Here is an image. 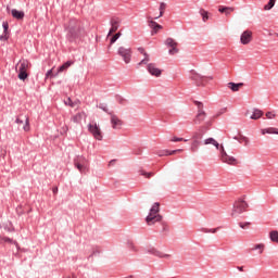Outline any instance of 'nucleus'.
Instances as JSON below:
<instances>
[{"instance_id": "nucleus-1", "label": "nucleus", "mask_w": 278, "mask_h": 278, "mask_svg": "<svg viewBox=\"0 0 278 278\" xmlns=\"http://www.w3.org/2000/svg\"><path fill=\"white\" fill-rule=\"evenodd\" d=\"M162 222V215H160V203L155 202L151 210L149 215L146 218L147 225H155V223Z\"/></svg>"}, {"instance_id": "nucleus-2", "label": "nucleus", "mask_w": 278, "mask_h": 278, "mask_svg": "<svg viewBox=\"0 0 278 278\" xmlns=\"http://www.w3.org/2000/svg\"><path fill=\"white\" fill-rule=\"evenodd\" d=\"M16 71L18 73V79L22 81H25L29 75L27 74V71L29 70V61L27 60H20V62L16 64Z\"/></svg>"}, {"instance_id": "nucleus-3", "label": "nucleus", "mask_w": 278, "mask_h": 278, "mask_svg": "<svg viewBox=\"0 0 278 278\" xmlns=\"http://www.w3.org/2000/svg\"><path fill=\"white\" fill-rule=\"evenodd\" d=\"M249 208V204L244 200H238L233 203L231 216L232 218H236L237 216H240L243 212H247Z\"/></svg>"}, {"instance_id": "nucleus-4", "label": "nucleus", "mask_w": 278, "mask_h": 278, "mask_svg": "<svg viewBox=\"0 0 278 278\" xmlns=\"http://www.w3.org/2000/svg\"><path fill=\"white\" fill-rule=\"evenodd\" d=\"M108 114H109V121L112 129H115V130L123 129V125H125V122H123V119H121V117H118V115H116L113 112H109Z\"/></svg>"}, {"instance_id": "nucleus-5", "label": "nucleus", "mask_w": 278, "mask_h": 278, "mask_svg": "<svg viewBox=\"0 0 278 278\" xmlns=\"http://www.w3.org/2000/svg\"><path fill=\"white\" fill-rule=\"evenodd\" d=\"M68 38H79L81 36V26L77 22H72L68 27Z\"/></svg>"}, {"instance_id": "nucleus-6", "label": "nucleus", "mask_w": 278, "mask_h": 278, "mask_svg": "<svg viewBox=\"0 0 278 278\" xmlns=\"http://www.w3.org/2000/svg\"><path fill=\"white\" fill-rule=\"evenodd\" d=\"M117 54L123 59L125 64H129L131 62V48L119 47L117 50Z\"/></svg>"}, {"instance_id": "nucleus-7", "label": "nucleus", "mask_w": 278, "mask_h": 278, "mask_svg": "<svg viewBox=\"0 0 278 278\" xmlns=\"http://www.w3.org/2000/svg\"><path fill=\"white\" fill-rule=\"evenodd\" d=\"M197 105L199 108L198 114L195 118L193 119L194 125H201L205 121V111H203V103L197 102Z\"/></svg>"}, {"instance_id": "nucleus-8", "label": "nucleus", "mask_w": 278, "mask_h": 278, "mask_svg": "<svg viewBox=\"0 0 278 278\" xmlns=\"http://www.w3.org/2000/svg\"><path fill=\"white\" fill-rule=\"evenodd\" d=\"M203 142L205 146L213 144V147H216V149L220 151V157L224 155H227V152L225 151V147L220 146V143H218V141H216V139L207 138Z\"/></svg>"}, {"instance_id": "nucleus-9", "label": "nucleus", "mask_w": 278, "mask_h": 278, "mask_svg": "<svg viewBox=\"0 0 278 278\" xmlns=\"http://www.w3.org/2000/svg\"><path fill=\"white\" fill-rule=\"evenodd\" d=\"M253 41V31L250 29L244 30L240 36L241 45H251Z\"/></svg>"}, {"instance_id": "nucleus-10", "label": "nucleus", "mask_w": 278, "mask_h": 278, "mask_svg": "<svg viewBox=\"0 0 278 278\" xmlns=\"http://www.w3.org/2000/svg\"><path fill=\"white\" fill-rule=\"evenodd\" d=\"M165 45L170 48L168 51L169 55H176V53H179V49H177L178 43L175 41V39L167 38L165 40Z\"/></svg>"}, {"instance_id": "nucleus-11", "label": "nucleus", "mask_w": 278, "mask_h": 278, "mask_svg": "<svg viewBox=\"0 0 278 278\" xmlns=\"http://www.w3.org/2000/svg\"><path fill=\"white\" fill-rule=\"evenodd\" d=\"M75 166L79 170V173H86L88 170V161L84 157H77L75 160Z\"/></svg>"}, {"instance_id": "nucleus-12", "label": "nucleus", "mask_w": 278, "mask_h": 278, "mask_svg": "<svg viewBox=\"0 0 278 278\" xmlns=\"http://www.w3.org/2000/svg\"><path fill=\"white\" fill-rule=\"evenodd\" d=\"M15 123L17 125H23V129L24 131H29L30 127H29V116L27 115H20L16 117Z\"/></svg>"}, {"instance_id": "nucleus-13", "label": "nucleus", "mask_w": 278, "mask_h": 278, "mask_svg": "<svg viewBox=\"0 0 278 278\" xmlns=\"http://www.w3.org/2000/svg\"><path fill=\"white\" fill-rule=\"evenodd\" d=\"M110 23H111V28L109 30L108 38H110V36H112L113 34H115V31L118 30V25L121 24V20L118 17H112Z\"/></svg>"}, {"instance_id": "nucleus-14", "label": "nucleus", "mask_w": 278, "mask_h": 278, "mask_svg": "<svg viewBox=\"0 0 278 278\" xmlns=\"http://www.w3.org/2000/svg\"><path fill=\"white\" fill-rule=\"evenodd\" d=\"M89 131H91L96 140H103V136H101V130L97 124H89Z\"/></svg>"}, {"instance_id": "nucleus-15", "label": "nucleus", "mask_w": 278, "mask_h": 278, "mask_svg": "<svg viewBox=\"0 0 278 278\" xmlns=\"http://www.w3.org/2000/svg\"><path fill=\"white\" fill-rule=\"evenodd\" d=\"M147 68L150 75H153V77H160L162 75V70H160L155 63L148 64Z\"/></svg>"}, {"instance_id": "nucleus-16", "label": "nucleus", "mask_w": 278, "mask_h": 278, "mask_svg": "<svg viewBox=\"0 0 278 278\" xmlns=\"http://www.w3.org/2000/svg\"><path fill=\"white\" fill-rule=\"evenodd\" d=\"M138 51L143 55V60H141L138 65L142 66V64H149V62H151V56L147 53V50H144V48H138Z\"/></svg>"}, {"instance_id": "nucleus-17", "label": "nucleus", "mask_w": 278, "mask_h": 278, "mask_svg": "<svg viewBox=\"0 0 278 278\" xmlns=\"http://www.w3.org/2000/svg\"><path fill=\"white\" fill-rule=\"evenodd\" d=\"M222 162H224V164H230V166H236V164H238V160H236V157L228 155L227 153L224 154L220 157Z\"/></svg>"}, {"instance_id": "nucleus-18", "label": "nucleus", "mask_w": 278, "mask_h": 278, "mask_svg": "<svg viewBox=\"0 0 278 278\" xmlns=\"http://www.w3.org/2000/svg\"><path fill=\"white\" fill-rule=\"evenodd\" d=\"M181 151H184L182 149H178V150H161L159 152H156V155H159V157H164V155H175V153H181Z\"/></svg>"}, {"instance_id": "nucleus-19", "label": "nucleus", "mask_w": 278, "mask_h": 278, "mask_svg": "<svg viewBox=\"0 0 278 278\" xmlns=\"http://www.w3.org/2000/svg\"><path fill=\"white\" fill-rule=\"evenodd\" d=\"M205 131H207V127L206 126H201L199 131L193 132L192 139L193 140H201V138H203V134H205Z\"/></svg>"}, {"instance_id": "nucleus-20", "label": "nucleus", "mask_w": 278, "mask_h": 278, "mask_svg": "<svg viewBox=\"0 0 278 278\" xmlns=\"http://www.w3.org/2000/svg\"><path fill=\"white\" fill-rule=\"evenodd\" d=\"M190 79L195 83V85L201 86V80L203 79V75L191 71Z\"/></svg>"}, {"instance_id": "nucleus-21", "label": "nucleus", "mask_w": 278, "mask_h": 278, "mask_svg": "<svg viewBox=\"0 0 278 278\" xmlns=\"http://www.w3.org/2000/svg\"><path fill=\"white\" fill-rule=\"evenodd\" d=\"M149 27H150L151 29H153L152 36H153V34H157V31H160V29H162V25L157 24V23H156L155 21H153V20H150V21H149Z\"/></svg>"}, {"instance_id": "nucleus-22", "label": "nucleus", "mask_w": 278, "mask_h": 278, "mask_svg": "<svg viewBox=\"0 0 278 278\" xmlns=\"http://www.w3.org/2000/svg\"><path fill=\"white\" fill-rule=\"evenodd\" d=\"M244 86V84L239 83H228L227 84V88H229L230 90H232V92H238V90H240V88H242Z\"/></svg>"}, {"instance_id": "nucleus-23", "label": "nucleus", "mask_w": 278, "mask_h": 278, "mask_svg": "<svg viewBox=\"0 0 278 278\" xmlns=\"http://www.w3.org/2000/svg\"><path fill=\"white\" fill-rule=\"evenodd\" d=\"M11 14H12L13 18H17V21H22V18H25V13L16 10V9H13L11 11Z\"/></svg>"}, {"instance_id": "nucleus-24", "label": "nucleus", "mask_w": 278, "mask_h": 278, "mask_svg": "<svg viewBox=\"0 0 278 278\" xmlns=\"http://www.w3.org/2000/svg\"><path fill=\"white\" fill-rule=\"evenodd\" d=\"M148 253H151V255H155L156 257H168V254H164L155 248L148 249Z\"/></svg>"}, {"instance_id": "nucleus-25", "label": "nucleus", "mask_w": 278, "mask_h": 278, "mask_svg": "<svg viewBox=\"0 0 278 278\" xmlns=\"http://www.w3.org/2000/svg\"><path fill=\"white\" fill-rule=\"evenodd\" d=\"M15 244L16 247H18V243L12 239H10V237H3V236H0V244Z\"/></svg>"}, {"instance_id": "nucleus-26", "label": "nucleus", "mask_w": 278, "mask_h": 278, "mask_svg": "<svg viewBox=\"0 0 278 278\" xmlns=\"http://www.w3.org/2000/svg\"><path fill=\"white\" fill-rule=\"evenodd\" d=\"M236 9L231 8V7H219L218 12H220L222 14H226V16H229V14H231V12H235Z\"/></svg>"}, {"instance_id": "nucleus-27", "label": "nucleus", "mask_w": 278, "mask_h": 278, "mask_svg": "<svg viewBox=\"0 0 278 278\" xmlns=\"http://www.w3.org/2000/svg\"><path fill=\"white\" fill-rule=\"evenodd\" d=\"M262 136H266V134H274L278 136V128L275 127H269V128H264L261 130Z\"/></svg>"}, {"instance_id": "nucleus-28", "label": "nucleus", "mask_w": 278, "mask_h": 278, "mask_svg": "<svg viewBox=\"0 0 278 278\" xmlns=\"http://www.w3.org/2000/svg\"><path fill=\"white\" fill-rule=\"evenodd\" d=\"M65 105H68L70 108H77L79 105V100L73 101L71 98H67L64 101Z\"/></svg>"}, {"instance_id": "nucleus-29", "label": "nucleus", "mask_w": 278, "mask_h": 278, "mask_svg": "<svg viewBox=\"0 0 278 278\" xmlns=\"http://www.w3.org/2000/svg\"><path fill=\"white\" fill-rule=\"evenodd\" d=\"M110 40V45H109V49L112 47V45H114V42H116V40H118L121 38V33H117L115 35H111L110 37H106Z\"/></svg>"}, {"instance_id": "nucleus-30", "label": "nucleus", "mask_w": 278, "mask_h": 278, "mask_svg": "<svg viewBox=\"0 0 278 278\" xmlns=\"http://www.w3.org/2000/svg\"><path fill=\"white\" fill-rule=\"evenodd\" d=\"M262 116H264V112L256 109V110H254L253 114L251 115V118H252V121H257V118H262Z\"/></svg>"}, {"instance_id": "nucleus-31", "label": "nucleus", "mask_w": 278, "mask_h": 278, "mask_svg": "<svg viewBox=\"0 0 278 278\" xmlns=\"http://www.w3.org/2000/svg\"><path fill=\"white\" fill-rule=\"evenodd\" d=\"M199 144H201V142L199 140L193 139L190 148L191 153H197L199 151Z\"/></svg>"}, {"instance_id": "nucleus-32", "label": "nucleus", "mask_w": 278, "mask_h": 278, "mask_svg": "<svg viewBox=\"0 0 278 278\" xmlns=\"http://www.w3.org/2000/svg\"><path fill=\"white\" fill-rule=\"evenodd\" d=\"M71 66H73V62L67 61V62L64 63L61 67H59L58 73H64V71L71 68Z\"/></svg>"}, {"instance_id": "nucleus-33", "label": "nucleus", "mask_w": 278, "mask_h": 278, "mask_svg": "<svg viewBox=\"0 0 278 278\" xmlns=\"http://www.w3.org/2000/svg\"><path fill=\"white\" fill-rule=\"evenodd\" d=\"M276 2H277V0H269V2L264 5L265 12H268L269 10H273V8H275Z\"/></svg>"}, {"instance_id": "nucleus-34", "label": "nucleus", "mask_w": 278, "mask_h": 278, "mask_svg": "<svg viewBox=\"0 0 278 278\" xmlns=\"http://www.w3.org/2000/svg\"><path fill=\"white\" fill-rule=\"evenodd\" d=\"M269 238H270L271 242H276L278 244V231L277 230L270 231Z\"/></svg>"}, {"instance_id": "nucleus-35", "label": "nucleus", "mask_w": 278, "mask_h": 278, "mask_svg": "<svg viewBox=\"0 0 278 278\" xmlns=\"http://www.w3.org/2000/svg\"><path fill=\"white\" fill-rule=\"evenodd\" d=\"M214 76H202L200 86H205L208 81H212Z\"/></svg>"}, {"instance_id": "nucleus-36", "label": "nucleus", "mask_w": 278, "mask_h": 278, "mask_svg": "<svg viewBox=\"0 0 278 278\" xmlns=\"http://www.w3.org/2000/svg\"><path fill=\"white\" fill-rule=\"evenodd\" d=\"M159 10H160V15L156 16L155 18H161V16H164V12L166 10V4L164 2H161Z\"/></svg>"}, {"instance_id": "nucleus-37", "label": "nucleus", "mask_w": 278, "mask_h": 278, "mask_svg": "<svg viewBox=\"0 0 278 278\" xmlns=\"http://www.w3.org/2000/svg\"><path fill=\"white\" fill-rule=\"evenodd\" d=\"M265 245L264 243L255 244L254 248H252L253 251H260V254L264 253Z\"/></svg>"}, {"instance_id": "nucleus-38", "label": "nucleus", "mask_w": 278, "mask_h": 278, "mask_svg": "<svg viewBox=\"0 0 278 278\" xmlns=\"http://www.w3.org/2000/svg\"><path fill=\"white\" fill-rule=\"evenodd\" d=\"M200 14H201L204 23L210 18V16L207 15V11H205V10H201Z\"/></svg>"}, {"instance_id": "nucleus-39", "label": "nucleus", "mask_w": 278, "mask_h": 278, "mask_svg": "<svg viewBox=\"0 0 278 278\" xmlns=\"http://www.w3.org/2000/svg\"><path fill=\"white\" fill-rule=\"evenodd\" d=\"M140 175H142L143 177H146L147 179H151V177H153V173H147L144 170H140Z\"/></svg>"}, {"instance_id": "nucleus-40", "label": "nucleus", "mask_w": 278, "mask_h": 278, "mask_svg": "<svg viewBox=\"0 0 278 278\" xmlns=\"http://www.w3.org/2000/svg\"><path fill=\"white\" fill-rule=\"evenodd\" d=\"M239 227H241V229H249V227H251V223L250 222L239 223Z\"/></svg>"}, {"instance_id": "nucleus-41", "label": "nucleus", "mask_w": 278, "mask_h": 278, "mask_svg": "<svg viewBox=\"0 0 278 278\" xmlns=\"http://www.w3.org/2000/svg\"><path fill=\"white\" fill-rule=\"evenodd\" d=\"M203 231L204 233H216V231H218V228H204Z\"/></svg>"}, {"instance_id": "nucleus-42", "label": "nucleus", "mask_w": 278, "mask_h": 278, "mask_svg": "<svg viewBox=\"0 0 278 278\" xmlns=\"http://www.w3.org/2000/svg\"><path fill=\"white\" fill-rule=\"evenodd\" d=\"M170 142H188V140L184 138L174 137L173 139H170Z\"/></svg>"}, {"instance_id": "nucleus-43", "label": "nucleus", "mask_w": 278, "mask_h": 278, "mask_svg": "<svg viewBox=\"0 0 278 278\" xmlns=\"http://www.w3.org/2000/svg\"><path fill=\"white\" fill-rule=\"evenodd\" d=\"M239 142H244V146H245V147H249V144H250V140H249V138H247V137H241V138L239 139Z\"/></svg>"}, {"instance_id": "nucleus-44", "label": "nucleus", "mask_w": 278, "mask_h": 278, "mask_svg": "<svg viewBox=\"0 0 278 278\" xmlns=\"http://www.w3.org/2000/svg\"><path fill=\"white\" fill-rule=\"evenodd\" d=\"M73 121H74V123H79V121H81V113L76 114V115L73 117Z\"/></svg>"}, {"instance_id": "nucleus-45", "label": "nucleus", "mask_w": 278, "mask_h": 278, "mask_svg": "<svg viewBox=\"0 0 278 278\" xmlns=\"http://www.w3.org/2000/svg\"><path fill=\"white\" fill-rule=\"evenodd\" d=\"M275 113H273V112H267L266 113V118H269V119H273V118H275Z\"/></svg>"}, {"instance_id": "nucleus-46", "label": "nucleus", "mask_w": 278, "mask_h": 278, "mask_svg": "<svg viewBox=\"0 0 278 278\" xmlns=\"http://www.w3.org/2000/svg\"><path fill=\"white\" fill-rule=\"evenodd\" d=\"M109 168H112V166H116V159L111 160L108 164Z\"/></svg>"}, {"instance_id": "nucleus-47", "label": "nucleus", "mask_w": 278, "mask_h": 278, "mask_svg": "<svg viewBox=\"0 0 278 278\" xmlns=\"http://www.w3.org/2000/svg\"><path fill=\"white\" fill-rule=\"evenodd\" d=\"M51 75H53V70H49L46 74V79H49V77H51Z\"/></svg>"}, {"instance_id": "nucleus-48", "label": "nucleus", "mask_w": 278, "mask_h": 278, "mask_svg": "<svg viewBox=\"0 0 278 278\" xmlns=\"http://www.w3.org/2000/svg\"><path fill=\"white\" fill-rule=\"evenodd\" d=\"M2 26H3V29H4V34H8V27H9L8 23L4 22Z\"/></svg>"}, {"instance_id": "nucleus-49", "label": "nucleus", "mask_w": 278, "mask_h": 278, "mask_svg": "<svg viewBox=\"0 0 278 278\" xmlns=\"http://www.w3.org/2000/svg\"><path fill=\"white\" fill-rule=\"evenodd\" d=\"M0 40H8V33H4V35L0 36Z\"/></svg>"}, {"instance_id": "nucleus-50", "label": "nucleus", "mask_w": 278, "mask_h": 278, "mask_svg": "<svg viewBox=\"0 0 278 278\" xmlns=\"http://www.w3.org/2000/svg\"><path fill=\"white\" fill-rule=\"evenodd\" d=\"M237 268L240 270V273H244V266H238Z\"/></svg>"}, {"instance_id": "nucleus-51", "label": "nucleus", "mask_w": 278, "mask_h": 278, "mask_svg": "<svg viewBox=\"0 0 278 278\" xmlns=\"http://www.w3.org/2000/svg\"><path fill=\"white\" fill-rule=\"evenodd\" d=\"M68 131V127H65L64 132L66 134Z\"/></svg>"}, {"instance_id": "nucleus-52", "label": "nucleus", "mask_w": 278, "mask_h": 278, "mask_svg": "<svg viewBox=\"0 0 278 278\" xmlns=\"http://www.w3.org/2000/svg\"><path fill=\"white\" fill-rule=\"evenodd\" d=\"M53 192H58V189H54Z\"/></svg>"}]
</instances>
